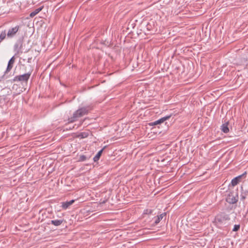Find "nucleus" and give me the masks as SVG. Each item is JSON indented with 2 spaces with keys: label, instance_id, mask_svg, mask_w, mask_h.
Masks as SVG:
<instances>
[{
  "label": "nucleus",
  "instance_id": "4",
  "mask_svg": "<svg viewBox=\"0 0 248 248\" xmlns=\"http://www.w3.org/2000/svg\"><path fill=\"white\" fill-rule=\"evenodd\" d=\"M31 75V72L16 76L13 79V82L20 81L27 82Z\"/></svg>",
  "mask_w": 248,
  "mask_h": 248
},
{
  "label": "nucleus",
  "instance_id": "11",
  "mask_svg": "<svg viewBox=\"0 0 248 248\" xmlns=\"http://www.w3.org/2000/svg\"><path fill=\"white\" fill-rule=\"evenodd\" d=\"M166 214H167V213L164 212V213H163L162 214H160V215L155 217H154V218L155 219V222H154L155 225H157L160 221V220H162L163 219V218L166 216Z\"/></svg>",
  "mask_w": 248,
  "mask_h": 248
},
{
  "label": "nucleus",
  "instance_id": "20",
  "mask_svg": "<svg viewBox=\"0 0 248 248\" xmlns=\"http://www.w3.org/2000/svg\"><path fill=\"white\" fill-rule=\"evenodd\" d=\"M86 159H87L86 156L84 155H82L79 156V161H84L86 160Z\"/></svg>",
  "mask_w": 248,
  "mask_h": 248
},
{
  "label": "nucleus",
  "instance_id": "15",
  "mask_svg": "<svg viewBox=\"0 0 248 248\" xmlns=\"http://www.w3.org/2000/svg\"><path fill=\"white\" fill-rule=\"evenodd\" d=\"M63 222V220L62 219H57L51 220V223L54 226H60Z\"/></svg>",
  "mask_w": 248,
  "mask_h": 248
},
{
  "label": "nucleus",
  "instance_id": "2",
  "mask_svg": "<svg viewBox=\"0 0 248 248\" xmlns=\"http://www.w3.org/2000/svg\"><path fill=\"white\" fill-rule=\"evenodd\" d=\"M230 220L229 215L225 213H221L215 217L214 222L217 227H221V226L226 224V222Z\"/></svg>",
  "mask_w": 248,
  "mask_h": 248
},
{
  "label": "nucleus",
  "instance_id": "19",
  "mask_svg": "<svg viewBox=\"0 0 248 248\" xmlns=\"http://www.w3.org/2000/svg\"><path fill=\"white\" fill-rule=\"evenodd\" d=\"M240 228V225L239 224L234 225V227L232 229V231L233 232H237L239 230Z\"/></svg>",
  "mask_w": 248,
  "mask_h": 248
},
{
  "label": "nucleus",
  "instance_id": "12",
  "mask_svg": "<svg viewBox=\"0 0 248 248\" xmlns=\"http://www.w3.org/2000/svg\"><path fill=\"white\" fill-rule=\"evenodd\" d=\"M242 192L240 195V200L244 201L246 197L248 196V190L244 191L243 186L241 187Z\"/></svg>",
  "mask_w": 248,
  "mask_h": 248
},
{
  "label": "nucleus",
  "instance_id": "5",
  "mask_svg": "<svg viewBox=\"0 0 248 248\" xmlns=\"http://www.w3.org/2000/svg\"><path fill=\"white\" fill-rule=\"evenodd\" d=\"M19 28L20 27L18 25L10 28L7 33V37L10 38L14 37L19 31Z\"/></svg>",
  "mask_w": 248,
  "mask_h": 248
},
{
  "label": "nucleus",
  "instance_id": "6",
  "mask_svg": "<svg viewBox=\"0 0 248 248\" xmlns=\"http://www.w3.org/2000/svg\"><path fill=\"white\" fill-rule=\"evenodd\" d=\"M22 47V43L21 41H18L14 45V51L16 52V55L22 53L21 48Z\"/></svg>",
  "mask_w": 248,
  "mask_h": 248
},
{
  "label": "nucleus",
  "instance_id": "3",
  "mask_svg": "<svg viewBox=\"0 0 248 248\" xmlns=\"http://www.w3.org/2000/svg\"><path fill=\"white\" fill-rule=\"evenodd\" d=\"M238 201V189L235 191H232L228 195L226 201L231 204L236 203Z\"/></svg>",
  "mask_w": 248,
  "mask_h": 248
},
{
  "label": "nucleus",
  "instance_id": "22",
  "mask_svg": "<svg viewBox=\"0 0 248 248\" xmlns=\"http://www.w3.org/2000/svg\"><path fill=\"white\" fill-rule=\"evenodd\" d=\"M30 60H31V59H28V62H30Z\"/></svg>",
  "mask_w": 248,
  "mask_h": 248
},
{
  "label": "nucleus",
  "instance_id": "16",
  "mask_svg": "<svg viewBox=\"0 0 248 248\" xmlns=\"http://www.w3.org/2000/svg\"><path fill=\"white\" fill-rule=\"evenodd\" d=\"M104 148L100 150L97 154L95 155V156L93 157V159L94 162H97L100 158L103 151Z\"/></svg>",
  "mask_w": 248,
  "mask_h": 248
},
{
  "label": "nucleus",
  "instance_id": "18",
  "mask_svg": "<svg viewBox=\"0 0 248 248\" xmlns=\"http://www.w3.org/2000/svg\"><path fill=\"white\" fill-rule=\"evenodd\" d=\"M6 35H7V33H6L5 31H2L0 34V40H2L4 39L6 37Z\"/></svg>",
  "mask_w": 248,
  "mask_h": 248
},
{
  "label": "nucleus",
  "instance_id": "9",
  "mask_svg": "<svg viewBox=\"0 0 248 248\" xmlns=\"http://www.w3.org/2000/svg\"><path fill=\"white\" fill-rule=\"evenodd\" d=\"M15 58L14 56L12 57L8 62V65L5 71V73H8L12 68L13 66V64L15 62Z\"/></svg>",
  "mask_w": 248,
  "mask_h": 248
},
{
  "label": "nucleus",
  "instance_id": "21",
  "mask_svg": "<svg viewBox=\"0 0 248 248\" xmlns=\"http://www.w3.org/2000/svg\"><path fill=\"white\" fill-rule=\"evenodd\" d=\"M153 212V210L150 209H147L144 211V214L150 215Z\"/></svg>",
  "mask_w": 248,
  "mask_h": 248
},
{
  "label": "nucleus",
  "instance_id": "7",
  "mask_svg": "<svg viewBox=\"0 0 248 248\" xmlns=\"http://www.w3.org/2000/svg\"><path fill=\"white\" fill-rule=\"evenodd\" d=\"M246 172L242 174V175H239L235 178H234L231 181V184L232 186H236L238 184H239L241 181V179L243 177H244L246 174Z\"/></svg>",
  "mask_w": 248,
  "mask_h": 248
},
{
  "label": "nucleus",
  "instance_id": "8",
  "mask_svg": "<svg viewBox=\"0 0 248 248\" xmlns=\"http://www.w3.org/2000/svg\"><path fill=\"white\" fill-rule=\"evenodd\" d=\"M170 117H171L170 115H169V116H167L162 117V118H160V119H159L157 121H155L154 122L151 123L150 124V125H157V124H161L164 123L165 122V121H166L167 120L169 119L170 118Z\"/></svg>",
  "mask_w": 248,
  "mask_h": 248
},
{
  "label": "nucleus",
  "instance_id": "13",
  "mask_svg": "<svg viewBox=\"0 0 248 248\" xmlns=\"http://www.w3.org/2000/svg\"><path fill=\"white\" fill-rule=\"evenodd\" d=\"M229 124V122H227L226 123L223 124L221 125V130L225 133H227L229 131V129L228 126Z\"/></svg>",
  "mask_w": 248,
  "mask_h": 248
},
{
  "label": "nucleus",
  "instance_id": "10",
  "mask_svg": "<svg viewBox=\"0 0 248 248\" xmlns=\"http://www.w3.org/2000/svg\"><path fill=\"white\" fill-rule=\"evenodd\" d=\"M74 200H72L70 201H67L65 202H62V207L63 209H67L70 205H71L74 202Z\"/></svg>",
  "mask_w": 248,
  "mask_h": 248
},
{
  "label": "nucleus",
  "instance_id": "17",
  "mask_svg": "<svg viewBox=\"0 0 248 248\" xmlns=\"http://www.w3.org/2000/svg\"><path fill=\"white\" fill-rule=\"evenodd\" d=\"M89 135V134L87 132H82L80 133L78 135V137L80 138L81 139H83L85 138H87Z\"/></svg>",
  "mask_w": 248,
  "mask_h": 248
},
{
  "label": "nucleus",
  "instance_id": "1",
  "mask_svg": "<svg viewBox=\"0 0 248 248\" xmlns=\"http://www.w3.org/2000/svg\"><path fill=\"white\" fill-rule=\"evenodd\" d=\"M92 109L90 106L83 107L78 108L73 114V116L68 119V123H73L76 121L78 118L88 114Z\"/></svg>",
  "mask_w": 248,
  "mask_h": 248
},
{
  "label": "nucleus",
  "instance_id": "14",
  "mask_svg": "<svg viewBox=\"0 0 248 248\" xmlns=\"http://www.w3.org/2000/svg\"><path fill=\"white\" fill-rule=\"evenodd\" d=\"M42 9L43 7H41L35 9L33 11L30 13V16L32 18L33 17L38 13H39L42 10Z\"/></svg>",
  "mask_w": 248,
  "mask_h": 248
}]
</instances>
